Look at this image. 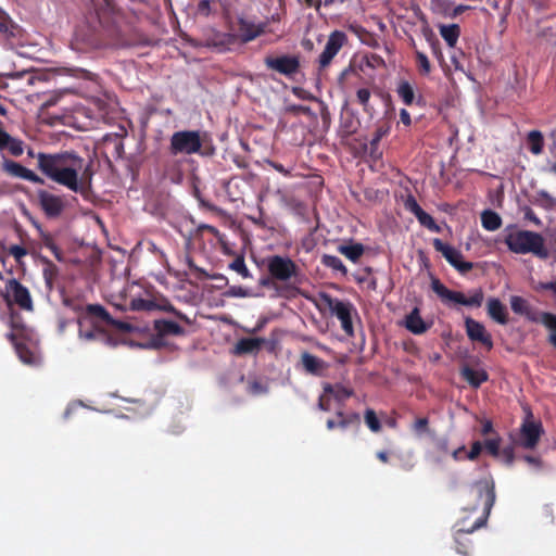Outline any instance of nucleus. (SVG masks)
<instances>
[{
	"label": "nucleus",
	"mask_w": 556,
	"mask_h": 556,
	"mask_svg": "<svg viewBox=\"0 0 556 556\" xmlns=\"http://www.w3.org/2000/svg\"><path fill=\"white\" fill-rule=\"evenodd\" d=\"M532 203L543 208L552 210L556 205V199L553 198L547 191L541 190L536 192Z\"/></svg>",
	"instance_id": "39"
},
{
	"label": "nucleus",
	"mask_w": 556,
	"mask_h": 556,
	"mask_svg": "<svg viewBox=\"0 0 556 556\" xmlns=\"http://www.w3.org/2000/svg\"><path fill=\"white\" fill-rule=\"evenodd\" d=\"M505 244L508 250L517 254L531 253L540 260H547L549 251L545 247V240L539 232L530 230H516L505 236Z\"/></svg>",
	"instance_id": "4"
},
{
	"label": "nucleus",
	"mask_w": 556,
	"mask_h": 556,
	"mask_svg": "<svg viewBox=\"0 0 556 556\" xmlns=\"http://www.w3.org/2000/svg\"><path fill=\"white\" fill-rule=\"evenodd\" d=\"M301 365L307 374L318 377L324 376L329 367L328 363H326L324 359L308 352H303L301 354Z\"/></svg>",
	"instance_id": "19"
},
{
	"label": "nucleus",
	"mask_w": 556,
	"mask_h": 556,
	"mask_svg": "<svg viewBox=\"0 0 556 556\" xmlns=\"http://www.w3.org/2000/svg\"><path fill=\"white\" fill-rule=\"evenodd\" d=\"M9 254L20 262L27 254V250L22 245L14 244L9 248Z\"/></svg>",
	"instance_id": "56"
},
{
	"label": "nucleus",
	"mask_w": 556,
	"mask_h": 556,
	"mask_svg": "<svg viewBox=\"0 0 556 556\" xmlns=\"http://www.w3.org/2000/svg\"><path fill=\"white\" fill-rule=\"evenodd\" d=\"M323 389L325 394L332 395L339 402H343L353 395L352 389H349L340 383H325Z\"/></svg>",
	"instance_id": "31"
},
{
	"label": "nucleus",
	"mask_w": 556,
	"mask_h": 556,
	"mask_svg": "<svg viewBox=\"0 0 556 556\" xmlns=\"http://www.w3.org/2000/svg\"><path fill=\"white\" fill-rule=\"evenodd\" d=\"M525 417L520 425L517 445L533 450L538 446L541 437L544 434V428L540 419H535L529 406L523 407Z\"/></svg>",
	"instance_id": "5"
},
{
	"label": "nucleus",
	"mask_w": 556,
	"mask_h": 556,
	"mask_svg": "<svg viewBox=\"0 0 556 556\" xmlns=\"http://www.w3.org/2000/svg\"><path fill=\"white\" fill-rule=\"evenodd\" d=\"M465 327L466 333L471 341L480 342L481 344L486 346L488 350H491L493 348L492 337L481 323L472 319L471 317H466Z\"/></svg>",
	"instance_id": "17"
},
{
	"label": "nucleus",
	"mask_w": 556,
	"mask_h": 556,
	"mask_svg": "<svg viewBox=\"0 0 556 556\" xmlns=\"http://www.w3.org/2000/svg\"><path fill=\"white\" fill-rule=\"evenodd\" d=\"M460 375L472 388L476 389L489 379V375L485 370H476L469 366H464L460 370Z\"/></svg>",
	"instance_id": "27"
},
{
	"label": "nucleus",
	"mask_w": 556,
	"mask_h": 556,
	"mask_svg": "<svg viewBox=\"0 0 556 556\" xmlns=\"http://www.w3.org/2000/svg\"><path fill=\"white\" fill-rule=\"evenodd\" d=\"M404 327L414 334H422L428 331L430 325H428L420 316L418 307H414L412 312L406 315L404 320Z\"/></svg>",
	"instance_id": "21"
},
{
	"label": "nucleus",
	"mask_w": 556,
	"mask_h": 556,
	"mask_svg": "<svg viewBox=\"0 0 556 556\" xmlns=\"http://www.w3.org/2000/svg\"><path fill=\"white\" fill-rule=\"evenodd\" d=\"M81 317L85 318V321L87 323L89 319H97L105 323L106 325L108 323H115V319H113L109 312L100 304L86 305L85 313Z\"/></svg>",
	"instance_id": "26"
},
{
	"label": "nucleus",
	"mask_w": 556,
	"mask_h": 556,
	"mask_svg": "<svg viewBox=\"0 0 556 556\" xmlns=\"http://www.w3.org/2000/svg\"><path fill=\"white\" fill-rule=\"evenodd\" d=\"M364 419L365 424L372 432H379L381 430V422L374 409L367 408L364 414Z\"/></svg>",
	"instance_id": "46"
},
{
	"label": "nucleus",
	"mask_w": 556,
	"mask_h": 556,
	"mask_svg": "<svg viewBox=\"0 0 556 556\" xmlns=\"http://www.w3.org/2000/svg\"><path fill=\"white\" fill-rule=\"evenodd\" d=\"M488 314L496 323L506 325L508 323V312L506 306L496 298L488 301Z\"/></svg>",
	"instance_id": "24"
},
{
	"label": "nucleus",
	"mask_w": 556,
	"mask_h": 556,
	"mask_svg": "<svg viewBox=\"0 0 556 556\" xmlns=\"http://www.w3.org/2000/svg\"><path fill=\"white\" fill-rule=\"evenodd\" d=\"M2 168L7 174H9L12 177L22 178L33 184L42 185L45 182L43 179L36 173L12 160H4Z\"/></svg>",
	"instance_id": "18"
},
{
	"label": "nucleus",
	"mask_w": 556,
	"mask_h": 556,
	"mask_svg": "<svg viewBox=\"0 0 556 556\" xmlns=\"http://www.w3.org/2000/svg\"><path fill=\"white\" fill-rule=\"evenodd\" d=\"M40 208L47 217H59L65 208V203L62 197L53 194L47 190H39L37 192Z\"/></svg>",
	"instance_id": "15"
},
{
	"label": "nucleus",
	"mask_w": 556,
	"mask_h": 556,
	"mask_svg": "<svg viewBox=\"0 0 556 556\" xmlns=\"http://www.w3.org/2000/svg\"><path fill=\"white\" fill-rule=\"evenodd\" d=\"M337 251L351 262L357 263L365 252V247L359 242H354L351 244H340Z\"/></svg>",
	"instance_id": "29"
},
{
	"label": "nucleus",
	"mask_w": 556,
	"mask_h": 556,
	"mask_svg": "<svg viewBox=\"0 0 556 556\" xmlns=\"http://www.w3.org/2000/svg\"><path fill=\"white\" fill-rule=\"evenodd\" d=\"M130 309L137 311V312H140V311L149 312V311L156 309V303L151 300L137 298V299H132L130 301Z\"/></svg>",
	"instance_id": "43"
},
{
	"label": "nucleus",
	"mask_w": 556,
	"mask_h": 556,
	"mask_svg": "<svg viewBox=\"0 0 556 556\" xmlns=\"http://www.w3.org/2000/svg\"><path fill=\"white\" fill-rule=\"evenodd\" d=\"M396 93L407 106H412L413 104H417L419 106L425 105L424 97L421 94L416 97L413 86L406 80L399 84Z\"/></svg>",
	"instance_id": "22"
},
{
	"label": "nucleus",
	"mask_w": 556,
	"mask_h": 556,
	"mask_svg": "<svg viewBox=\"0 0 556 556\" xmlns=\"http://www.w3.org/2000/svg\"><path fill=\"white\" fill-rule=\"evenodd\" d=\"M405 208L415 215V217L422 211L417 200L413 195H408L404 202Z\"/></svg>",
	"instance_id": "53"
},
{
	"label": "nucleus",
	"mask_w": 556,
	"mask_h": 556,
	"mask_svg": "<svg viewBox=\"0 0 556 556\" xmlns=\"http://www.w3.org/2000/svg\"><path fill=\"white\" fill-rule=\"evenodd\" d=\"M229 268L238 273L242 278H249L251 276L250 270L245 265L244 257L242 255L237 256L230 264Z\"/></svg>",
	"instance_id": "45"
},
{
	"label": "nucleus",
	"mask_w": 556,
	"mask_h": 556,
	"mask_svg": "<svg viewBox=\"0 0 556 556\" xmlns=\"http://www.w3.org/2000/svg\"><path fill=\"white\" fill-rule=\"evenodd\" d=\"M187 264L191 270L199 275V277H208L207 273L204 269L198 267L191 258H188Z\"/></svg>",
	"instance_id": "64"
},
{
	"label": "nucleus",
	"mask_w": 556,
	"mask_h": 556,
	"mask_svg": "<svg viewBox=\"0 0 556 556\" xmlns=\"http://www.w3.org/2000/svg\"><path fill=\"white\" fill-rule=\"evenodd\" d=\"M267 269L273 279L288 281L300 275L299 266L288 256L271 255L267 258Z\"/></svg>",
	"instance_id": "8"
},
{
	"label": "nucleus",
	"mask_w": 556,
	"mask_h": 556,
	"mask_svg": "<svg viewBox=\"0 0 556 556\" xmlns=\"http://www.w3.org/2000/svg\"><path fill=\"white\" fill-rule=\"evenodd\" d=\"M337 420L328 419L326 422V427L328 430H333L336 428L346 429L350 426L359 427L361 425V416L357 413L345 414L342 410H338Z\"/></svg>",
	"instance_id": "20"
},
{
	"label": "nucleus",
	"mask_w": 556,
	"mask_h": 556,
	"mask_svg": "<svg viewBox=\"0 0 556 556\" xmlns=\"http://www.w3.org/2000/svg\"><path fill=\"white\" fill-rule=\"evenodd\" d=\"M413 430L418 433L429 432V420L427 417L417 418L413 424Z\"/></svg>",
	"instance_id": "54"
},
{
	"label": "nucleus",
	"mask_w": 556,
	"mask_h": 556,
	"mask_svg": "<svg viewBox=\"0 0 556 556\" xmlns=\"http://www.w3.org/2000/svg\"><path fill=\"white\" fill-rule=\"evenodd\" d=\"M431 289L444 303L453 302L465 306L480 307L484 298L480 288L473 290L470 296L466 298L462 292L450 290L438 278H432Z\"/></svg>",
	"instance_id": "6"
},
{
	"label": "nucleus",
	"mask_w": 556,
	"mask_h": 556,
	"mask_svg": "<svg viewBox=\"0 0 556 556\" xmlns=\"http://www.w3.org/2000/svg\"><path fill=\"white\" fill-rule=\"evenodd\" d=\"M428 40L430 42L432 53L434 55H437L438 58H442L440 41L432 34H430V36L428 37Z\"/></svg>",
	"instance_id": "59"
},
{
	"label": "nucleus",
	"mask_w": 556,
	"mask_h": 556,
	"mask_svg": "<svg viewBox=\"0 0 556 556\" xmlns=\"http://www.w3.org/2000/svg\"><path fill=\"white\" fill-rule=\"evenodd\" d=\"M42 262H43L42 276L45 279L46 288L48 291H52L54 288V282L59 276V268L55 264H53L47 257H43Z\"/></svg>",
	"instance_id": "30"
},
{
	"label": "nucleus",
	"mask_w": 556,
	"mask_h": 556,
	"mask_svg": "<svg viewBox=\"0 0 556 556\" xmlns=\"http://www.w3.org/2000/svg\"><path fill=\"white\" fill-rule=\"evenodd\" d=\"M468 495L473 498L476 503L472 506H468L466 509L478 510L481 507L482 516H480L470 528L459 529L456 533V551L464 556H468L469 552L468 545L463 542V539H466L467 534L485 525L495 503L494 482L489 480H479L470 486Z\"/></svg>",
	"instance_id": "2"
},
{
	"label": "nucleus",
	"mask_w": 556,
	"mask_h": 556,
	"mask_svg": "<svg viewBox=\"0 0 556 556\" xmlns=\"http://www.w3.org/2000/svg\"><path fill=\"white\" fill-rule=\"evenodd\" d=\"M77 321L79 325V337L81 339L91 341V340H94L97 337H103V333L101 331H99L97 328H91V329L85 330L84 326L87 321H85V318H83L81 316L78 317Z\"/></svg>",
	"instance_id": "44"
},
{
	"label": "nucleus",
	"mask_w": 556,
	"mask_h": 556,
	"mask_svg": "<svg viewBox=\"0 0 556 556\" xmlns=\"http://www.w3.org/2000/svg\"><path fill=\"white\" fill-rule=\"evenodd\" d=\"M268 163L275 170L282 174L283 176L288 177L291 175V170L286 168L281 163L275 161H269Z\"/></svg>",
	"instance_id": "62"
},
{
	"label": "nucleus",
	"mask_w": 556,
	"mask_h": 556,
	"mask_svg": "<svg viewBox=\"0 0 556 556\" xmlns=\"http://www.w3.org/2000/svg\"><path fill=\"white\" fill-rule=\"evenodd\" d=\"M523 213H525V219L533 223L536 226H541V224H542L541 219L536 216V214L534 213V211L531 207L526 206L523 208Z\"/></svg>",
	"instance_id": "58"
},
{
	"label": "nucleus",
	"mask_w": 556,
	"mask_h": 556,
	"mask_svg": "<svg viewBox=\"0 0 556 556\" xmlns=\"http://www.w3.org/2000/svg\"><path fill=\"white\" fill-rule=\"evenodd\" d=\"M419 224L426 227L428 230L440 233L442 231L441 227L435 223L433 217L425 212L424 210L416 216Z\"/></svg>",
	"instance_id": "41"
},
{
	"label": "nucleus",
	"mask_w": 556,
	"mask_h": 556,
	"mask_svg": "<svg viewBox=\"0 0 556 556\" xmlns=\"http://www.w3.org/2000/svg\"><path fill=\"white\" fill-rule=\"evenodd\" d=\"M62 304L76 313L78 317L83 316L85 313L86 305H84L83 301L78 298H73L68 295L62 296Z\"/></svg>",
	"instance_id": "40"
},
{
	"label": "nucleus",
	"mask_w": 556,
	"mask_h": 556,
	"mask_svg": "<svg viewBox=\"0 0 556 556\" xmlns=\"http://www.w3.org/2000/svg\"><path fill=\"white\" fill-rule=\"evenodd\" d=\"M16 26L7 16H0V33L5 35L8 38L15 37Z\"/></svg>",
	"instance_id": "50"
},
{
	"label": "nucleus",
	"mask_w": 556,
	"mask_h": 556,
	"mask_svg": "<svg viewBox=\"0 0 556 556\" xmlns=\"http://www.w3.org/2000/svg\"><path fill=\"white\" fill-rule=\"evenodd\" d=\"M527 141L531 153L535 155L542 153L544 148V138L541 131L531 130L527 136Z\"/></svg>",
	"instance_id": "35"
},
{
	"label": "nucleus",
	"mask_w": 556,
	"mask_h": 556,
	"mask_svg": "<svg viewBox=\"0 0 556 556\" xmlns=\"http://www.w3.org/2000/svg\"><path fill=\"white\" fill-rule=\"evenodd\" d=\"M534 290L535 291H545V290H548V291H552L553 293L556 294V280L555 281H548V282H539L535 287H534Z\"/></svg>",
	"instance_id": "60"
},
{
	"label": "nucleus",
	"mask_w": 556,
	"mask_h": 556,
	"mask_svg": "<svg viewBox=\"0 0 556 556\" xmlns=\"http://www.w3.org/2000/svg\"><path fill=\"white\" fill-rule=\"evenodd\" d=\"M104 143H113L114 150L117 156H121L124 146L122 142V138L118 134H108L103 137Z\"/></svg>",
	"instance_id": "51"
},
{
	"label": "nucleus",
	"mask_w": 556,
	"mask_h": 556,
	"mask_svg": "<svg viewBox=\"0 0 556 556\" xmlns=\"http://www.w3.org/2000/svg\"><path fill=\"white\" fill-rule=\"evenodd\" d=\"M540 321L551 330L548 341L553 346L556 348V315L553 313L543 312L541 314Z\"/></svg>",
	"instance_id": "37"
},
{
	"label": "nucleus",
	"mask_w": 556,
	"mask_h": 556,
	"mask_svg": "<svg viewBox=\"0 0 556 556\" xmlns=\"http://www.w3.org/2000/svg\"><path fill=\"white\" fill-rule=\"evenodd\" d=\"M36 227L37 229L39 230V239H40V243L47 248L48 250L51 251V253L54 255V257L59 261V262H63L64 261V255H63V251L58 247V244L55 243V240H54V237L47 232V231H43L42 228L40 227V225L36 224Z\"/></svg>",
	"instance_id": "28"
},
{
	"label": "nucleus",
	"mask_w": 556,
	"mask_h": 556,
	"mask_svg": "<svg viewBox=\"0 0 556 556\" xmlns=\"http://www.w3.org/2000/svg\"><path fill=\"white\" fill-rule=\"evenodd\" d=\"M153 329L160 337H167V336H185L186 331L185 329L179 326L177 323L168 319H155L153 323Z\"/></svg>",
	"instance_id": "23"
},
{
	"label": "nucleus",
	"mask_w": 556,
	"mask_h": 556,
	"mask_svg": "<svg viewBox=\"0 0 556 556\" xmlns=\"http://www.w3.org/2000/svg\"><path fill=\"white\" fill-rule=\"evenodd\" d=\"M231 30L233 36L242 42H249L261 36L265 31L264 24H254L243 17H239L233 23Z\"/></svg>",
	"instance_id": "16"
},
{
	"label": "nucleus",
	"mask_w": 556,
	"mask_h": 556,
	"mask_svg": "<svg viewBox=\"0 0 556 556\" xmlns=\"http://www.w3.org/2000/svg\"><path fill=\"white\" fill-rule=\"evenodd\" d=\"M371 92L368 88H361L356 91V101L361 104L366 113H371L369 109V100Z\"/></svg>",
	"instance_id": "48"
},
{
	"label": "nucleus",
	"mask_w": 556,
	"mask_h": 556,
	"mask_svg": "<svg viewBox=\"0 0 556 556\" xmlns=\"http://www.w3.org/2000/svg\"><path fill=\"white\" fill-rule=\"evenodd\" d=\"M3 298L9 306L16 304L22 309H33V301L28 289L15 278H11L5 282Z\"/></svg>",
	"instance_id": "10"
},
{
	"label": "nucleus",
	"mask_w": 556,
	"mask_h": 556,
	"mask_svg": "<svg viewBox=\"0 0 556 556\" xmlns=\"http://www.w3.org/2000/svg\"><path fill=\"white\" fill-rule=\"evenodd\" d=\"M500 439H489L484 442V447L492 456H497L500 453Z\"/></svg>",
	"instance_id": "55"
},
{
	"label": "nucleus",
	"mask_w": 556,
	"mask_h": 556,
	"mask_svg": "<svg viewBox=\"0 0 556 556\" xmlns=\"http://www.w3.org/2000/svg\"><path fill=\"white\" fill-rule=\"evenodd\" d=\"M169 151L173 155L177 154H200L202 156H213L215 147L204 138L199 130H179L172 135Z\"/></svg>",
	"instance_id": "3"
},
{
	"label": "nucleus",
	"mask_w": 556,
	"mask_h": 556,
	"mask_svg": "<svg viewBox=\"0 0 556 556\" xmlns=\"http://www.w3.org/2000/svg\"><path fill=\"white\" fill-rule=\"evenodd\" d=\"M481 224L485 230L495 231L502 226V218L496 212L485 210L481 213Z\"/></svg>",
	"instance_id": "33"
},
{
	"label": "nucleus",
	"mask_w": 556,
	"mask_h": 556,
	"mask_svg": "<svg viewBox=\"0 0 556 556\" xmlns=\"http://www.w3.org/2000/svg\"><path fill=\"white\" fill-rule=\"evenodd\" d=\"M433 248L440 252L446 262L453 266L459 274L466 275L473 268V263L463 260V254L456 248L444 243L441 239L434 238L432 241Z\"/></svg>",
	"instance_id": "11"
},
{
	"label": "nucleus",
	"mask_w": 556,
	"mask_h": 556,
	"mask_svg": "<svg viewBox=\"0 0 556 556\" xmlns=\"http://www.w3.org/2000/svg\"><path fill=\"white\" fill-rule=\"evenodd\" d=\"M23 141L16 138L11 137L8 141V146H5V149L9 150V152L13 156H20L24 152Z\"/></svg>",
	"instance_id": "52"
},
{
	"label": "nucleus",
	"mask_w": 556,
	"mask_h": 556,
	"mask_svg": "<svg viewBox=\"0 0 556 556\" xmlns=\"http://www.w3.org/2000/svg\"><path fill=\"white\" fill-rule=\"evenodd\" d=\"M12 331L8 333V339L11 341V343L14 345L15 352L18 355V358L27 365H35L37 363V356L31 351L24 338V331L23 328H17L14 324L12 325Z\"/></svg>",
	"instance_id": "14"
},
{
	"label": "nucleus",
	"mask_w": 556,
	"mask_h": 556,
	"mask_svg": "<svg viewBox=\"0 0 556 556\" xmlns=\"http://www.w3.org/2000/svg\"><path fill=\"white\" fill-rule=\"evenodd\" d=\"M156 308L157 309H161V311H164V312H168V313H172L174 314L179 320L188 324V325H191L192 324V320L187 316L185 315L184 313L177 311L174 305H172L169 302H166L165 304H162V305H157L156 304Z\"/></svg>",
	"instance_id": "49"
},
{
	"label": "nucleus",
	"mask_w": 556,
	"mask_h": 556,
	"mask_svg": "<svg viewBox=\"0 0 556 556\" xmlns=\"http://www.w3.org/2000/svg\"><path fill=\"white\" fill-rule=\"evenodd\" d=\"M440 35L446 41L448 47L453 48V47H455V45L459 38L460 28L457 24L441 25L440 26Z\"/></svg>",
	"instance_id": "34"
},
{
	"label": "nucleus",
	"mask_w": 556,
	"mask_h": 556,
	"mask_svg": "<svg viewBox=\"0 0 556 556\" xmlns=\"http://www.w3.org/2000/svg\"><path fill=\"white\" fill-rule=\"evenodd\" d=\"M327 394H321L318 399V408L328 412L330 410V400L326 396Z\"/></svg>",
	"instance_id": "63"
},
{
	"label": "nucleus",
	"mask_w": 556,
	"mask_h": 556,
	"mask_svg": "<svg viewBox=\"0 0 556 556\" xmlns=\"http://www.w3.org/2000/svg\"><path fill=\"white\" fill-rule=\"evenodd\" d=\"M217 3V0H200L197 5V15L202 17H207L210 14L215 12L214 5Z\"/></svg>",
	"instance_id": "47"
},
{
	"label": "nucleus",
	"mask_w": 556,
	"mask_h": 556,
	"mask_svg": "<svg viewBox=\"0 0 556 556\" xmlns=\"http://www.w3.org/2000/svg\"><path fill=\"white\" fill-rule=\"evenodd\" d=\"M482 443L480 441H475L470 447V451L467 454V458L470 460H475L479 457L482 452Z\"/></svg>",
	"instance_id": "57"
},
{
	"label": "nucleus",
	"mask_w": 556,
	"mask_h": 556,
	"mask_svg": "<svg viewBox=\"0 0 556 556\" xmlns=\"http://www.w3.org/2000/svg\"><path fill=\"white\" fill-rule=\"evenodd\" d=\"M348 42L349 38L344 31H332L328 37L324 51L318 58V71L321 72L327 68L331 64L333 58L345 45H348Z\"/></svg>",
	"instance_id": "12"
},
{
	"label": "nucleus",
	"mask_w": 556,
	"mask_h": 556,
	"mask_svg": "<svg viewBox=\"0 0 556 556\" xmlns=\"http://www.w3.org/2000/svg\"><path fill=\"white\" fill-rule=\"evenodd\" d=\"M321 264L328 268H331L332 270L341 273V275L346 276L348 275V268L339 258L338 256L330 255V254H324L320 260Z\"/></svg>",
	"instance_id": "36"
},
{
	"label": "nucleus",
	"mask_w": 556,
	"mask_h": 556,
	"mask_svg": "<svg viewBox=\"0 0 556 556\" xmlns=\"http://www.w3.org/2000/svg\"><path fill=\"white\" fill-rule=\"evenodd\" d=\"M389 129L383 126H379L376 128L372 138L369 141V155L374 160H378L381 157L382 152L379 150V143L381 139L388 134Z\"/></svg>",
	"instance_id": "32"
},
{
	"label": "nucleus",
	"mask_w": 556,
	"mask_h": 556,
	"mask_svg": "<svg viewBox=\"0 0 556 556\" xmlns=\"http://www.w3.org/2000/svg\"><path fill=\"white\" fill-rule=\"evenodd\" d=\"M105 45L101 33L89 24L79 25L74 33L71 41L73 50L78 52H88L100 49Z\"/></svg>",
	"instance_id": "7"
},
{
	"label": "nucleus",
	"mask_w": 556,
	"mask_h": 556,
	"mask_svg": "<svg viewBox=\"0 0 556 556\" xmlns=\"http://www.w3.org/2000/svg\"><path fill=\"white\" fill-rule=\"evenodd\" d=\"M264 64L267 70L276 72L288 78H292L300 71L301 63L298 55L282 54V55H266Z\"/></svg>",
	"instance_id": "9"
},
{
	"label": "nucleus",
	"mask_w": 556,
	"mask_h": 556,
	"mask_svg": "<svg viewBox=\"0 0 556 556\" xmlns=\"http://www.w3.org/2000/svg\"><path fill=\"white\" fill-rule=\"evenodd\" d=\"M330 312L340 320L341 328L346 336H354V328L352 321V313L356 314L354 306L350 302H344L338 299L327 298Z\"/></svg>",
	"instance_id": "13"
},
{
	"label": "nucleus",
	"mask_w": 556,
	"mask_h": 556,
	"mask_svg": "<svg viewBox=\"0 0 556 556\" xmlns=\"http://www.w3.org/2000/svg\"><path fill=\"white\" fill-rule=\"evenodd\" d=\"M265 340L262 338H242L235 345V354L244 355L257 352Z\"/></svg>",
	"instance_id": "25"
},
{
	"label": "nucleus",
	"mask_w": 556,
	"mask_h": 556,
	"mask_svg": "<svg viewBox=\"0 0 556 556\" xmlns=\"http://www.w3.org/2000/svg\"><path fill=\"white\" fill-rule=\"evenodd\" d=\"M510 307L514 313L520 314V315H527L531 320H535L534 318H531L529 316L530 313V306L526 299L519 295H513L510 298Z\"/></svg>",
	"instance_id": "38"
},
{
	"label": "nucleus",
	"mask_w": 556,
	"mask_h": 556,
	"mask_svg": "<svg viewBox=\"0 0 556 556\" xmlns=\"http://www.w3.org/2000/svg\"><path fill=\"white\" fill-rule=\"evenodd\" d=\"M415 59L420 75L428 76L431 72V64L428 56L421 51H415Z\"/></svg>",
	"instance_id": "42"
},
{
	"label": "nucleus",
	"mask_w": 556,
	"mask_h": 556,
	"mask_svg": "<svg viewBox=\"0 0 556 556\" xmlns=\"http://www.w3.org/2000/svg\"><path fill=\"white\" fill-rule=\"evenodd\" d=\"M28 156L37 157L38 169L50 180L80 194L89 200L92 194L93 169L92 162L84 165V159L72 152L35 154L31 149Z\"/></svg>",
	"instance_id": "1"
},
{
	"label": "nucleus",
	"mask_w": 556,
	"mask_h": 556,
	"mask_svg": "<svg viewBox=\"0 0 556 556\" xmlns=\"http://www.w3.org/2000/svg\"><path fill=\"white\" fill-rule=\"evenodd\" d=\"M523 460L538 470L542 469L543 467V462L538 456L526 455L523 456Z\"/></svg>",
	"instance_id": "61"
}]
</instances>
